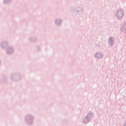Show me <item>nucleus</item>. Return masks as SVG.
I'll list each match as a JSON object with an SVG mask.
<instances>
[{"instance_id":"f257e3e1","label":"nucleus","mask_w":126,"mask_h":126,"mask_svg":"<svg viewBox=\"0 0 126 126\" xmlns=\"http://www.w3.org/2000/svg\"><path fill=\"white\" fill-rule=\"evenodd\" d=\"M124 15V12H121H121H118V17L119 18H122V17H123V16Z\"/></svg>"},{"instance_id":"f03ea898","label":"nucleus","mask_w":126,"mask_h":126,"mask_svg":"<svg viewBox=\"0 0 126 126\" xmlns=\"http://www.w3.org/2000/svg\"><path fill=\"white\" fill-rule=\"evenodd\" d=\"M96 58L100 59V58H102V55L101 53H96L95 55Z\"/></svg>"}]
</instances>
